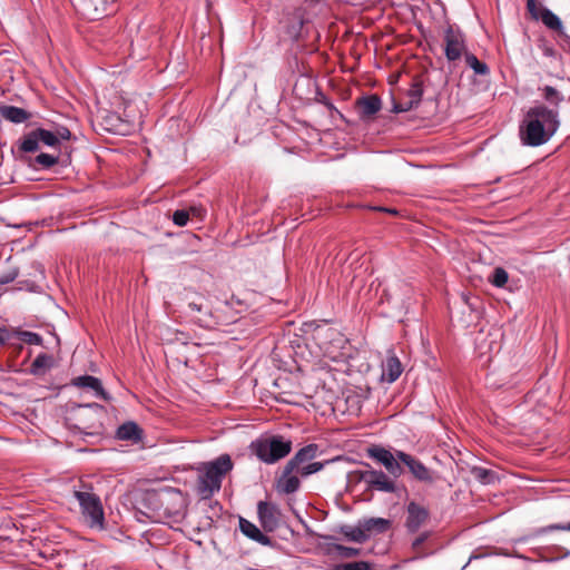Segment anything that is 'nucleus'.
Masks as SVG:
<instances>
[{
    "mask_svg": "<svg viewBox=\"0 0 570 570\" xmlns=\"http://www.w3.org/2000/svg\"><path fill=\"white\" fill-rule=\"evenodd\" d=\"M344 535L354 542L363 543L368 539V534L366 533L365 528L363 527V522H360L358 527L347 528L344 530Z\"/></svg>",
    "mask_w": 570,
    "mask_h": 570,
    "instance_id": "nucleus-27",
    "label": "nucleus"
},
{
    "mask_svg": "<svg viewBox=\"0 0 570 570\" xmlns=\"http://www.w3.org/2000/svg\"><path fill=\"white\" fill-rule=\"evenodd\" d=\"M406 513L405 527L410 533L417 532L430 517L429 510L416 502H410L407 504Z\"/></svg>",
    "mask_w": 570,
    "mask_h": 570,
    "instance_id": "nucleus-12",
    "label": "nucleus"
},
{
    "mask_svg": "<svg viewBox=\"0 0 570 570\" xmlns=\"http://www.w3.org/2000/svg\"><path fill=\"white\" fill-rule=\"evenodd\" d=\"M239 529L240 531L248 537L249 539L262 543V544H268L269 538L262 533V531L250 521L240 518L239 519Z\"/></svg>",
    "mask_w": 570,
    "mask_h": 570,
    "instance_id": "nucleus-21",
    "label": "nucleus"
},
{
    "mask_svg": "<svg viewBox=\"0 0 570 570\" xmlns=\"http://www.w3.org/2000/svg\"><path fill=\"white\" fill-rule=\"evenodd\" d=\"M108 6L106 0H85L83 11L91 19H98L107 13Z\"/></svg>",
    "mask_w": 570,
    "mask_h": 570,
    "instance_id": "nucleus-22",
    "label": "nucleus"
},
{
    "mask_svg": "<svg viewBox=\"0 0 570 570\" xmlns=\"http://www.w3.org/2000/svg\"><path fill=\"white\" fill-rule=\"evenodd\" d=\"M257 513L265 531L273 532L279 527L282 513L276 504L259 501L257 504Z\"/></svg>",
    "mask_w": 570,
    "mask_h": 570,
    "instance_id": "nucleus-10",
    "label": "nucleus"
},
{
    "mask_svg": "<svg viewBox=\"0 0 570 570\" xmlns=\"http://www.w3.org/2000/svg\"><path fill=\"white\" fill-rule=\"evenodd\" d=\"M366 533H383L386 532L391 527V521L383 518H370L362 521Z\"/></svg>",
    "mask_w": 570,
    "mask_h": 570,
    "instance_id": "nucleus-24",
    "label": "nucleus"
},
{
    "mask_svg": "<svg viewBox=\"0 0 570 570\" xmlns=\"http://www.w3.org/2000/svg\"><path fill=\"white\" fill-rule=\"evenodd\" d=\"M560 126L557 108L544 105L531 107L519 128L520 140L524 146L538 147L548 142Z\"/></svg>",
    "mask_w": 570,
    "mask_h": 570,
    "instance_id": "nucleus-1",
    "label": "nucleus"
},
{
    "mask_svg": "<svg viewBox=\"0 0 570 570\" xmlns=\"http://www.w3.org/2000/svg\"><path fill=\"white\" fill-rule=\"evenodd\" d=\"M318 446L316 444H308L299 449L296 454L286 463L289 470L298 469L306 462L313 460L317 454Z\"/></svg>",
    "mask_w": 570,
    "mask_h": 570,
    "instance_id": "nucleus-18",
    "label": "nucleus"
},
{
    "mask_svg": "<svg viewBox=\"0 0 570 570\" xmlns=\"http://www.w3.org/2000/svg\"><path fill=\"white\" fill-rule=\"evenodd\" d=\"M539 19L551 30L559 31L562 29L560 18L547 8L541 9Z\"/></svg>",
    "mask_w": 570,
    "mask_h": 570,
    "instance_id": "nucleus-26",
    "label": "nucleus"
},
{
    "mask_svg": "<svg viewBox=\"0 0 570 570\" xmlns=\"http://www.w3.org/2000/svg\"><path fill=\"white\" fill-rule=\"evenodd\" d=\"M324 465L325 463L323 462H312L305 465H299L298 469H295V471L301 476H308L320 472L324 468Z\"/></svg>",
    "mask_w": 570,
    "mask_h": 570,
    "instance_id": "nucleus-31",
    "label": "nucleus"
},
{
    "mask_svg": "<svg viewBox=\"0 0 570 570\" xmlns=\"http://www.w3.org/2000/svg\"><path fill=\"white\" fill-rule=\"evenodd\" d=\"M508 279H509V275H508L507 271L502 267H497V268H494V271L492 273L490 282L495 287H503L508 283Z\"/></svg>",
    "mask_w": 570,
    "mask_h": 570,
    "instance_id": "nucleus-32",
    "label": "nucleus"
},
{
    "mask_svg": "<svg viewBox=\"0 0 570 570\" xmlns=\"http://www.w3.org/2000/svg\"><path fill=\"white\" fill-rule=\"evenodd\" d=\"M295 470H289L288 464L285 465L283 474L277 481L278 492L291 494L299 489L301 482L296 474H293Z\"/></svg>",
    "mask_w": 570,
    "mask_h": 570,
    "instance_id": "nucleus-16",
    "label": "nucleus"
},
{
    "mask_svg": "<svg viewBox=\"0 0 570 570\" xmlns=\"http://www.w3.org/2000/svg\"><path fill=\"white\" fill-rule=\"evenodd\" d=\"M386 212L391 213V214H396V210L395 209H385Z\"/></svg>",
    "mask_w": 570,
    "mask_h": 570,
    "instance_id": "nucleus-47",
    "label": "nucleus"
},
{
    "mask_svg": "<svg viewBox=\"0 0 570 570\" xmlns=\"http://www.w3.org/2000/svg\"><path fill=\"white\" fill-rule=\"evenodd\" d=\"M73 497L78 501L85 524L94 530H104L105 512L101 500L94 492L92 485L80 483L78 487H75Z\"/></svg>",
    "mask_w": 570,
    "mask_h": 570,
    "instance_id": "nucleus-4",
    "label": "nucleus"
},
{
    "mask_svg": "<svg viewBox=\"0 0 570 570\" xmlns=\"http://www.w3.org/2000/svg\"><path fill=\"white\" fill-rule=\"evenodd\" d=\"M53 132L57 134V136L59 137V144L62 140H69L71 137V132L66 127H59Z\"/></svg>",
    "mask_w": 570,
    "mask_h": 570,
    "instance_id": "nucleus-40",
    "label": "nucleus"
},
{
    "mask_svg": "<svg viewBox=\"0 0 570 570\" xmlns=\"http://www.w3.org/2000/svg\"><path fill=\"white\" fill-rule=\"evenodd\" d=\"M249 449L262 462L274 464L291 453L292 441L282 435H266L253 441Z\"/></svg>",
    "mask_w": 570,
    "mask_h": 570,
    "instance_id": "nucleus-5",
    "label": "nucleus"
},
{
    "mask_svg": "<svg viewBox=\"0 0 570 570\" xmlns=\"http://www.w3.org/2000/svg\"><path fill=\"white\" fill-rule=\"evenodd\" d=\"M527 9L533 18L539 19L542 7L537 0H527Z\"/></svg>",
    "mask_w": 570,
    "mask_h": 570,
    "instance_id": "nucleus-38",
    "label": "nucleus"
},
{
    "mask_svg": "<svg viewBox=\"0 0 570 570\" xmlns=\"http://www.w3.org/2000/svg\"><path fill=\"white\" fill-rule=\"evenodd\" d=\"M431 535L430 531H424L420 533L413 541H412V550L415 552V558H422L428 556L429 553L423 549V544L429 540Z\"/></svg>",
    "mask_w": 570,
    "mask_h": 570,
    "instance_id": "nucleus-29",
    "label": "nucleus"
},
{
    "mask_svg": "<svg viewBox=\"0 0 570 570\" xmlns=\"http://www.w3.org/2000/svg\"><path fill=\"white\" fill-rule=\"evenodd\" d=\"M189 219V212L187 210H176L173 214V222L177 226H185L188 223Z\"/></svg>",
    "mask_w": 570,
    "mask_h": 570,
    "instance_id": "nucleus-37",
    "label": "nucleus"
},
{
    "mask_svg": "<svg viewBox=\"0 0 570 570\" xmlns=\"http://www.w3.org/2000/svg\"><path fill=\"white\" fill-rule=\"evenodd\" d=\"M3 343H4V336H3L2 331L0 330V345H2Z\"/></svg>",
    "mask_w": 570,
    "mask_h": 570,
    "instance_id": "nucleus-46",
    "label": "nucleus"
},
{
    "mask_svg": "<svg viewBox=\"0 0 570 570\" xmlns=\"http://www.w3.org/2000/svg\"><path fill=\"white\" fill-rule=\"evenodd\" d=\"M18 276V273L16 271H12L8 274L0 275V284L4 285L10 282H12Z\"/></svg>",
    "mask_w": 570,
    "mask_h": 570,
    "instance_id": "nucleus-41",
    "label": "nucleus"
},
{
    "mask_svg": "<svg viewBox=\"0 0 570 570\" xmlns=\"http://www.w3.org/2000/svg\"><path fill=\"white\" fill-rule=\"evenodd\" d=\"M543 97L551 104L558 105L563 100L562 95L551 86H546L543 89Z\"/></svg>",
    "mask_w": 570,
    "mask_h": 570,
    "instance_id": "nucleus-36",
    "label": "nucleus"
},
{
    "mask_svg": "<svg viewBox=\"0 0 570 570\" xmlns=\"http://www.w3.org/2000/svg\"><path fill=\"white\" fill-rule=\"evenodd\" d=\"M71 384L79 389L90 390L94 395L104 401H110L111 396L107 393L102 386L101 381L98 377L91 375L77 376L71 381Z\"/></svg>",
    "mask_w": 570,
    "mask_h": 570,
    "instance_id": "nucleus-13",
    "label": "nucleus"
},
{
    "mask_svg": "<svg viewBox=\"0 0 570 570\" xmlns=\"http://www.w3.org/2000/svg\"><path fill=\"white\" fill-rule=\"evenodd\" d=\"M23 341L28 344L39 345L42 342V338L39 334L32 332L23 333Z\"/></svg>",
    "mask_w": 570,
    "mask_h": 570,
    "instance_id": "nucleus-39",
    "label": "nucleus"
},
{
    "mask_svg": "<svg viewBox=\"0 0 570 570\" xmlns=\"http://www.w3.org/2000/svg\"><path fill=\"white\" fill-rule=\"evenodd\" d=\"M333 550L341 558H353L360 554L361 550L358 548L346 547L343 544H334Z\"/></svg>",
    "mask_w": 570,
    "mask_h": 570,
    "instance_id": "nucleus-34",
    "label": "nucleus"
},
{
    "mask_svg": "<svg viewBox=\"0 0 570 570\" xmlns=\"http://www.w3.org/2000/svg\"><path fill=\"white\" fill-rule=\"evenodd\" d=\"M361 480L377 491L392 493L396 490L395 482L383 471L367 469L361 472Z\"/></svg>",
    "mask_w": 570,
    "mask_h": 570,
    "instance_id": "nucleus-11",
    "label": "nucleus"
},
{
    "mask_svg": "<svg viewBox=\"0 0 570 570\" xmlns=\"http://www.w3.org/2000/svg\"><path fill=\"white\" fill-rule=\"evenodd\" d=\"M140 429L135 422H126L117 430V438L124 441H137L140 439Z\"/></svg>",
    "mask_w": 570,
    "mask_h": 570,
    "instance_id": "nucleus-23",
    "label": "nucleus"
},
{
    "mask_svg": "<svg viewBox=\"0 0 570 570\" xmlns=\"http://www.w3.org/2000/svg\"><path fill=\"white\" fill-rule=\"evenodd\" d=\"M59 160V156L58 155H53V154H39L35 161L37 165L41 166L42 168H50L52 167L53 165H56Z\"/></svg>",
    "mask_w": 570,
    "mask_h": 570,
    "instance_id": "nucleus-33",
    "label": "nucleus"
},
{
    "mask_svg": "<svg viewBox=\"0 0 570 570\" xmlns=\"http://www.w3.org/2000/svg\"><path fill=\"white\" fill-rule=\"evenodd\" d=\"M357 106L362 117H371L380 111L382 101L376 95H371L358 99Z\"/></svg>",
    "mask_w": 570,
    "mask_h": 570,
    "instance_id": "nucleus-20",
    "label": "nucleus"
},
{
    "mask_svg": "<svg viewBox=\"0 0 570 570\" xmlns=\"http://www.w3.org/2000/svg\"><path fill=\"white\" fill-rule=\"evenodd\" d=\"M550 530H566L570 531V522L568 524L561 525V524H554L549 527Z\"/></svg>",
    "mask_w": 570,
    "mask_h": 570,
    "instance_id": "nucleus-42",
    "label": "nucleus"
},
{
    "mask_svg": "<svg viewBox=\"0 0 570 570\" xmlns=\"http://www.w3.org/2000/svg\"><path fill=\"white\" fill-rule=\"evenodd\" d=\"M334 570H371V566L366 561H356L336 564Z\"/></svg>",
    "mask_w": 570,
    "mask_h": 570,
    "instance_id": "nucleus-35",
    "label": "nucleus"
},
{
    "mask_svg": "<svg viewBox=\"0 0 570 570\" xmlns=\"http://www.w3.org/2000/svg\"><path fill=\"white\" fill-rule=\"evenodd\" d=\"M40 145L58 148L59 137L51 130L37 128L20 139L19 148L24 153H35L39 149Z\"/></svg>",
    "mask_w": 570,
    "mask_h": 570,
    "instance_id": "nucleus-6",
    "label": "nucleus"
},
{
    "mask_svg": "<svg viewBox=\"0 0 570 570\" xmlns=\"http://www.w3.org/2000/svg\"><path fill=\"white\" fill-rule=\"evenodd\" d=\"M234 463L229 454H222L213 461L203 462L198 471V493L204 499L210 498L222 488L223 479L233 470Z\"/></svg>",
    "mask_w": 570,
    "mask_h": 570,
    "instance_id": "nucleus-2",
    "label": "nucleus"
},
{
    "mask_svg": "<svg viewBox=\"0 0 570 570\" xmlns=\"http://www.w3.org/2000/svg\"><path fill=\"white\" fill-rule=\"evenodd\" d=\"M472 474L482 484H491L497 480L495 472L484 468H473Z\"/></svg>",
    "mask_w": 570,
    "mask_h": 570,
    "instance_id": "nucleus-28",
    "label": "nucleus"
},
{
    "mask_svg": "<svg viewBox=\"0 0 570 570\" xmlns=\"http://www.w3.org/2000/svg\"><path fill=\"white\" fill-rule=\"evenodd\" d=\"M146 501L151 505L155 520L175 519L184 515L186 500L180 490L163 488L146 493Z\"/></svg>",
    "mask_w": 570,
    "mask_h": 570,
    "instance_id": "nucleus-3",
    "label": "nucleus"
},
{
    "mask_svg": "<svg viewBox=\"0 0 570 570\" xmlns=\"http://www.w3.org/2000/svg\"><path fill=\"white\" fill-rule=\"evenodd\" d=\"M402 372L401 361L392 351H389L386 360L382 363V380L393 383L400 377Z\"/></svg>",
    "mask_w": 570,
    "mask_h": 570,
    "instance_id": "nucleus-14",
    "label": "nucleus"
},
{
    "mask_svg": "<svg viewBox=\"0 0 570 570\" xmlns=\"http://www.w3.org/2000/svg\"><path fill=\"white\" fill-rule=\"evenodd\" d=\"M116 0H106L107 6L114 3Z\"/></svg>",
    "mask_w": 570,
    "mask_h": 570,
    "instance_id": "nucleus-48",
    "label": "nucleus"
},
{
    "mask_svg": "<svg viewBox=\"0 0 570 570\" xmlns=\"http://www.w3.org/2000/svg\"><path fill=\"white\" fill-rule=\"evenodd\" d=\"M444 53L449 61L459 60L465 56L466 45L465 37L459 28L449 26L444 31Z\"/></svg>",
    "mask_w": 570,
    "mask_h": 570,
    "instance_id": "nucleus-7",
    "label": "nucleus"
},
{
    "mask_svg": "<svg viewBox=\"0 0 570 570\" xmlns=\"http://www.w3.org/2000/svg\"><path fill=\"white\" fill-rule=\"evenodd\" d=\"M82 409H102L100 405L94 403V404H88V405H83L81 406Z\"/></svg>",
    "mask_w": 570,
    "mask_h": 570,
    "instance_id": "nucleus-43",
    "label": "nucleus"
},
{
    "mask_svg": "<svg viewBox=\"0 0 570 570\" xmlns=\"http://www.w3.org/2000/svg\"><path fill=\"white\" fill-rule=\"evenodd\" d=\"M462 298L469 306H472V304L469 302V297L465 294L462 295Z\"/></svg>",
    "mask_w": 570,
    "mask_h": 570,
    "instance_id": "nucleus-45",
    "label": "nucleus"
},
{
    "mask_svg": "<svg viewBox=\"0 0 570 570\" xmlns=\"http://www.w3.org/2000/svg\"><path fill=\"white\" fill-rule=\"evenodd\" d=\"M423 89L421 83L414 82L407 91L409 99L394 105L393 110L395 112H404L413 107L417 106L421 101Z\"/></svg>",
    "mask_w": 570,
    "mask_h": 570,
    "instance_id": "nucleus-17",
    "label": "nucleus"
},
{
    "mask_svg": "<svg viewBox=\"0 0 570 570\" xmlns=\"http://www.w3.org/2000/svg\"><path fill=\"white\" fill-rule=\"evenodd\" d=\"M464 60L468 67H470L475 75L488 76L490 73V69L487 63L480 61L475 55L465 52Z\"/></svg>",
    "mask_w": 570,
    "mask_h": 570,
    "instance_id": "nucleus-25",
    "label": "nucleus"
},
{
    "mask_svg": "<svg viewBox=\"0 0 570 570\" xmlns=\"http://www.w3.org/2000/svg\"><path fill=\"white\" fill-rule=\"evenodd\" d=\"M368 456L381 463L394 479L401 476L403 473V469L400 464L401 461L397 459L396 453L393 454L391 451L381 446H373L368 449Z\"/></svg>",
    "mask_w": 570,
    "mask_h": 570,
    "instance_id": "nucleus-8",
    "label": "nucleus"
},
{
    "mask_svg": "<svg viewBox=\"0 0 570 570\" xmlns=\"http://www.w3.org/2000/svg\"><path fill=\"white\" fill-rule=\"evenodd\" d=\"M50 363H51V357L47 354H39L35 360L33 362L31 363V366H30V372L33 374V375H38L41 373L42 370L47 368L50 366Z\"/></svg>",
    "mask_w": 570,
    "mask_h": 570,
    "instance_id": "nucleus-30",
    "label": "nucleus"
},
{
    "mask_svg": "<svg viewBox=\"0 0 570 570\" xmlns=\"http://www.w3.org/2000/svg\"><path fill=\"white\" fill-rule=\"evenodd\" d=\"M396 456L409 468L416 480L425 483H433L435 481V473L426 468L420 460L403 451H396Z\"/></svg>",
    "mask_w": 570,
    "mask_h": 570,
    "instance_id": "nucleus-9",
    "label": "nucleus"
},
{
    "mask_svg": "<svg viewBox=\"0 0 570 570\" xmlns=\"http://www.w3.org/2000/svg\"><path fill=\"white\" fill-rule=\"evenodd\" d=\"M189 307H190L191 309H194V311H197V312H199V311L202 309V308H200V306H199V305H197L196 303H190V304H189Z\"/></svg>",
    "mask_w": 570,
    "mask_h": 570,
    "instance_id": "nucleus-44",
    "label": "nucleus"
},
{
    "mask_svg": "<svg viewBox=\"0 0 570 570\" xmlns=\"http://www.w3.org/2000/svg\"><path fill=\"white\" fill-rule=\"evenodd\" d=\"M0 116L13 124H21L30 118V114L23 108L9 105L0 106Z\"/></svg>",
    "mask_w": 570,
    "mask_h": 570,
    "instance_id": "nucleus-19",
    "label": "nucleus"
},
{
    "mask_svg": "<svg viewBox=\"0 0 570 570\" xmlns=\"http://www.w3.org/2000/svg\"><path fill=\"white\" fill-rule=\"evenodd\" d=\"M386 296L390 301L405 305L411 299L413 288L403 282H395L386 288Z\"/></svg>",
    "mask_w": 570,
    "mask_h": 570,
    "instance_id": "nucleus-15",
    "label": "nucleus"
}]
</instances>
